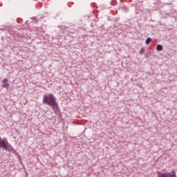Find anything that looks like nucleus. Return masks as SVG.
Listing matches in <instances>:
<instances>
[{"label":"nucleus","mask_w":177,"mask_h":177,"mask_svg":"<svg viewBox=\"0 0 177 177\" xmlns=\"http://www.w3.org/2000/svg\"><path fill=\"white\" fill-rule=\"evenodd\" d=\"M43 103H44V104H48V106H50L53 109L57 106V104H56V97H55V95L52 93L44 95Z\"/></svg>","instance_id":"obj_1"},{"label":"nucleus","mask_w":177,"mask_h":177,"mask_svg":"<svg viewBox=\"0 0 177 177\" xmlns=\"http://www.w3.org/2000/svg\"><path fill=\"white\" fill-rule=\"evenodd\" d=\"M176 176V172L171 171L169 174H159L158 177H175Z\"/></svg>","instance_id":"obj_2"},{"label":"nucleus","mask_w":177,"mask_h":177,"mask_svg":"<svg viewBox=\"0 0 177 177\" xmlns=\"http://www.w3.org/2000/svg\"><path fill=\"white\" fill-rule=\"evenodd\" d=\"M6 145H8V141L6 139L1 140L0 137V147H3V149H8Z\"/></svg>","instance_id":"obj_3"},{"label":"nucleus","mask_w":177,"mask_h":177,"mask_svg":"<svg viewBox=\"0 0 177 177\" xmlns=\"http://www.w3.org/2000/svg\"><path fill=\"white\" fill-rule=\"evenodd\" d=\"M2 86L3 88H6L7 89L9 88V80H8V79H3L2 80Z\"/></svg>","instance_id":"obj_4"},{"label":"nucleus","mask_w":177,"mask_h":177,"mask_svg":"<svg viewBox=\"0 0 177 177\" xmlns=\"http://www.w3.org/2000/svg\"><path fill=\"white\" fill-rule=\"evenodd\" d=\"M156 49L157 50H158L159 52H161V50H162V49H164V48L162 47V46H161V44H158L156 46Z\"/></svg>","instance_id":"obj_5"},{"label":"nucleus","mask_w":177,"mask_h":177,"mask_svg":"<svg viewBox=\"0 0 177 177\" xmlns=\"http://www.w3.org/2000/svg\"><path fill=\"white\" fill-rule=\"evenodd\" d=\"M151 41H152L151 38L147 39V40L145 41L146 45H149V44H150L151 42Z\"/></svg>","instance_id":"obj_6"},{"label":"nucleus","mask_w":177,"mask_h":177,"mask_svg":"<svg viewBox=\"0 0 177 177\" xmlns=\"http://www.w3.org/2000/svg\"><path fill=\"white\" fill-rule=\"evenodd\" d=\"M145 52V49L143 48H142L140 50V55H143Z\"/></svg>","instance_id":"obj_7"},{"label":"nucleus","mask_w":177,"mask_h":177,"mask_svg":"<svg viewBox=\"0 0 177 177\" xmlns=\"http://www.w3.org/2000/svg\"><path fill=\"white\" fill-rule=\"evenodd\" d=\"M151 55V52H148V53H147L146 56H149V55Z\"/></svg>","instance_id":"obj_8"}]
</instances>
